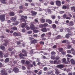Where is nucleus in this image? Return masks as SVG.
I'll use <instances>...</instances> for the list:
<instances>
[{"mask_svg": "<svg viewBox=\"0 0 75 75\" xmlns=\"http://www.w3.org/2000/svg\"><path fill=\"white\" fill-rule=\"evenodd\" d=\"M67 57H72V55H70L69 54H67Z\"/></svg>", "mask_w": 75, "mask_h": 75, "instance_id": "nucleus-56", "label": "nucleus"}, {"mask_svg": "<svg viewBox=\"0 0 75 75\" xmlns=\"http://www.w3.org/2000/svg\"><path fill=\"white\" fill-rule=\"evenodd\" d=\"M15 14L13 12H11L9 13V16H14Z\"/></svg>", "mask_w": 75, "mask_h": 75, "instance_id": "nucleus-22", "label": "nucleus"}, {"mask_svg": "<svg viewBox=\"0 0 75 75\" xmlns=\"http://www.w3.org/2000/svg\"><path fill=\"white\" fill-rule=\"evenodd\" d=\"M52 27L53 28H55L57 27V26L55 24H53L52 25Z\"/></svg>", "mask_w": 75, "mask_h": 75, "instance_id": "nucleus-27", "label": "nucleus"}, {"mask_svg": "<svg viewBox=\"0 0 75 75\" xmlns=\"http://www.w3.org/2000/svg\"><path fill=\"white\" fill-rule=\"evenodd\" d=\"M8 53H6V54H5L4 56V58H7V57H8Z\"/></svg>", "mask_w": 75, "mask_h": 75, "instance_id": "nucleus-31", "label": "nucleus"}, {"mask_svg": "<svg viewBox=\"0 0 75 75\" xmlns=\"http://www.w3.org/2000/svg\"><path fill=\"white\" fill-rule=\"evenodd\" d=\"M57 67L59 69H62L64 67V65L63 64H59L57 66Z\"/></svg>", "mask_w": 75, "mask_h": 75, "instance_id": "nucleus-6", "label": "nucleus"}, {"mask_svg": "<svg viewBox=\"0 0 75 75\" xmlns=\"http://www.w3.org/2000/svg\"><path fill=\"white\" fill-rule=\"evenodd\" d=\"M39 43L40 44H42V45H44V42L42 41L40 42Z\"/></svg>", "mask_w": 75, "mask_h": 75, "instance_id": "nucleus-45", "label": "nucleus"}, {"mask_svg": "<svg viewBox=\"0 0 75 75\" xmlns=\"http://www.w3.org/2000/svg\"><path fill=\"white\" fill-rule=\"evenodd\" d=\"M31 44H36L37 43L38 40L35 39H33L32 40H31Z\"/></svg>", "mask_w": 75, "mask_h": 75, "instance_id": "nucleus-9", "label": "nucleus"}, {"mask_svg": "<svg viewBox=\"0 0 75 75\" xmlns=\"http://www.w3.org/2000/svg\"><path fill=\"white\" fill-rule=\"evenodd\" d=\"M71 45H68L67 46V49H70V48H71Z\"/></svg>", "mask_w": 75, "mask_h": 75, "instance_id": "nucleus-33", "label": "nucleus"}, {"mask_svg": "<svg viewBox=\"0 0 75 75\" xmlns=\"http://www.w3.org/2000/svg\"><path fill=\"white\" fill-rule=\"evenodd\" d=\"M74 22H73V21H71L69 23V26H73V25H74Z\"/></svg>", "mask_w": 75, "mask_h": 75, "instance_id": "nucleus-18", "label": "nucleus"}, {"mask_svg": "<svg viewBox=\"0 0 75 75\" xmlns=\"http://www.w3.org/2000/svg\"><path fill=\"white\" fill-rule=\"evenodd\" d=\"M63 18H66V17H67V15L64 14L63 16Z\"/></svg>", "mask_w": 75, "mask_h": 75, "instance_id": "nucleus-55", "label": "nucleus"}, {"mask_svg": "<svg viewBox=\"0 0 75 75\" xmlns=\"http://www.w3.org/2000/svg\"><path fill=\"white\" fill-rule=\"evenodd\" d=\"M41 30L42 32H47V28H42L41 29Z\"/></svg>", "mask_w": 75, "mask_h": 75, "instance_id": "nucleus-16", "label": "nucleus"}, {"mask_svg": "<svg viewBox=\"0 0 75 75\" xmlns=\"http://www.w3.org/2000/svg\"><path fill=\"white\" fill-rule=\"evenodd\" d=\"M72 43L74 44H75V40H73Z\"/></svg>", "mask_w": 75, "mask_h": 75, "instance_id": "nucleus-63", "label": "nucleus"}, {"mask_svg": "<svg viewBox=\"0 0 75 75\" xmlns=\"http://www.w3.org/2000/svg\"><path fill=\"white\" fill-rule=\"evenodd\" d=\"M59 71L58 69H55V73L56 74V75H58L59 74Z\"/></svg>", "mask_w": 75, "mask_h": 75, "instance_id": "nucleus-21", "label": "nucleus"}, {"mask_svg": "<svg viewBox=\"0 0 75 75\" xmlns=\"http://www.w3.org/2000/svg\"><path fill=\"white\" fill-rule=\"evenodd\" d=\"M3 57V52L2 51H0V58H2Z\"/></svg>", "mask_w": 75, "mask_h": 75, "instance_id": "nucleus-24", "label": "nucleus"}, {"mask_svg": "<svg viewBox=\"0 0 75 75\" xmlns=\"http://www.w3.org/2000/svg\"><path fill=\"white\" fill-rule=\"evenodd\" d=\"M41 21L42 23H45V19H42L41 20Z\"/></svg>", "mask_w": 75, "mask_h": 75, "instance_id": "nucleus-42", "label": "nucleus"}, {"mask_svg": "<svg viewBox=\"0 0 75 75\" xmlns=\"http://www.w3.org/2000/svg\"><path fill=\"white\" fill-rule=\"evenodd\" d=\"M31 13H32V15L33 16H36L37 15V12H36L35 11H31Z\"/></svg>", "mask_w": 75, "mask_h": 75, "instance_id": "nucleus-7", "label": "nucleus"}, {"mask_svg": "<svg viewBox=\"0 0 75 75\" xmlns=\"http://www.w3.org/2000/svg\"><path fill=\"white\" fill-rule=\"evenodd\" d=\"M27 25V23H22L21 24V27L22 28H24L25 27V26Z\"/></svg>", "mask_w": 75, "mask_h": 75, "instance_id": "nucleus-14", "label": "nucleus"}, {"mask_svg": "<svg viewBox=\"0 0 75 75\" xmlns=\"http://www.w3.org/2000/svg\"><path fill=\"white\" fill-rule=\"evenodd\" d=\"M33 67V65L32 64H30L29 65V67Z\"/></svg>", "mask_w": 75, "mask_h": 75, "instance_id": "nucleus-53", "label": "nucleus"}, {"mask_svg": "<svg viewBox=\"0 0 75 75\" xmlns=\"http://www.w3.org/2000/svg\"><path fill=\"white\" fill-rule=\"evenodd\" d=\"M33 72H34L35 73H37V72H38V71L37 70H35L33 71Z\"/></svg>", "mask_w": 75, "mask_h": 75, "instance_id": "nucleus-59", "label": "nucleus"}, {"mask_svg": "<svg viewBox=\"0 0 75 75\" xmlns=\"http://www.w3.org/2000/svg\"><path fill=\"white\" fill-rule=\"evenodd\" d=\"M48 25L47 23H44V24L42 25V26H40V28H42V27H46L47 26H48Z\"/></svg>", "mask_w": 75, "mask_h": 75, "instance_id": "nucleus-20", "label": "nucleus"}, {"mask_svg": "<svg viewBox=\"0 0 75 75\" xmlns=\"http://www.w3.org/2000/svg\"><path fill=\"white\" fill-rule=\"evenodd\" d=\"M61 38V35H58L57 37H56V40H58V39H59Z\"/></svg>", "mask_w": 75, "mask_h": 75, "instance_id": "nucleus-30", "label": "nucleus"}, {"mask_svg": "<svg viewBox=\"0 0 75 75\" xmlns=\"http://www.w3.org/2000/svg\"><path fill=\"white\" fill-rule=\"evenodd\" d=\"M60 63H61V61H60V60H58V62H57V61L54 60L53 62V64H57H57H60Z\"/></svg>", "mask_w": 75, "mask_h": 75, "instance_id": "nucleus-12", "label": "nucleus"}, {"mask_svg": "<svg viewBox=\"0 0 75 75\" xmlns=\"http://www.w3.org/2000/svg\"><path fill=\"white\" fill-rule=\"evenodd\" d=\"M35 21L36 23H38V20H37V19H35Z\"/></svg>", "mask_w": 75, "mask_h": 75, "instance_id": "nucleus-62", "label": "nucleus"}, {"mask_svg": "<svg viewBox=\"0 0 75 75\" xmlns=\"http://www.w3.org/2000/svg\"><path fill=\"white\" fill-rule=\"evenodd\" d=\"M10 61V59L8 58H7L5 60V63H7V62H8Z\"/></svg>", "mask_w": 75, "mask_h": 75, "instance_id": "nucleus-19", "label": "nucleus"}, {"mask_svg": "<svg viewBox=\"0 0 75 75\" xmlns=\"http://www.w3.org/2000/svg\"><path fill=\"white\" fill-rule=\"evenodd\" d=\"M71 64H73V65H74L75 64V62L74 60L71 59Z\"/></svg>", "mask_w": 75, "mask_h": 75, "instance_id": "nucleus-23", "label": "nucleus"}, {"mask_svg": "<svg viewBox=\"0 0 75 75\" xmlns=\"http://www.w3.org/2000/svg\"><path fill=\"white\" fill-rule=\"evenodd\" d=\"M45 33H43V34H42L41 35V38H42V37H44V36H45Z\"/></svg>", "mask_w": 75, "mask_h": 75, "instance_id": "nucleus-52", "label": "nucleus"}, {"mask_svg": "<svg viewBox=\"0 0 75 75\" xmlns=\"http://www.w3.org/2000/svg\"><path fill=\"white\" fill-rule=\"evenodd\" d=\"M69 37V35L68 34H66L65 35V38H68Z\"/></svg>", "mask_w": 75, "mask_h": 75, "instance_id": "nucleus-41", "label": "nucleus"}, {"mask_svg": "<svg viewBox=\"0 0 75 75\" xmlns=\"http://www.w3.org/2000/svg\"><path fill=\"white\" fill-rule=\"evenodd\" d=\"M13 71L15 73H18V72H19V69L16 67H14L13 69Z\"/></svg>", "mask_w": 75, "mask_h": 75, "instance_id": "nucleus-4", "label": "nucleus"}, {"mask_svg": "<svg viewBox=\"0 0 75 75\" xmlns=\"http://www.w3.org/2000/svg\"><path fill=\"white\" fill-rule=\"evenodd\" d=\"M51 32H50L48 33V35H49V36H51Z\"/></svg>", "mask_w": 75, "mask_h": 75, "instance_id": "nucleus-50", "label": "nucleus"}, {"mask_svg": "<svg viewBox=\"0 0 75 75\" xmlns=\"http://www.w3.org/2000/svg\"><path fill=\"white\" fill-rule=\"evenodd\" d=\"M22 52L23 54H24V55H26V57L27 56V51L25 50H22Z\"/></svg>", "mask_w": 75, "mask_h": 75, "instance_id": "nucleus-13", "label": "nucleus"}, {"mask_svg": "<svg viewBox=\"0 0 75 75\" xmlns=\"http://www.w3.org/2000/svg\"><path fill=\"white\" fill-rule=\"evenodd\" d=\"M13 35L14 36H16V37L21 36V34L19 32H15L13 33Z\"/></svg>", "mask_w": 75, "mask_h": 75, "instance_id": "nucleus-3", "label": "nucleus"}, {"mask_svg": "<svg viewBox=\"0 0 75 75\" xmlns=\"http://www.w3.org/2000/svg\"><path fill=\"white\" fill-rule=\"evenodd\" d=\"M30 63V62L28 61H26L25 62V64L26 65H28Z\"/></svg>", "mask_w": 75, "mask_h": 75, "instance_id": "nucleus-35", "label": "nucleus"}, {"mask_svg": "<svg viewBox=\"0 0 75 75\" xmlns=\"http://www.w3.org/2000/svg\"><path fill=\"white\" fill-rule=\"evenodd\" d=\"M19 56L20 57V58L21 59H25V57H26V55H24V54L22 53H21L19 54Z\"/></svg>", "mask_w": 75, "mask_h": 75, "instance_id": "nucleus-2", "label": "nucleus"}, {"mask_svg": "<svg viewBox=\"0 0 75 75\" xmlns=\"http://www.w3.org/2000/svg\"><path fill=\"white\" fill-rule=\"evenodd\" d=\"M0 48L4 51H5L6 50L5 49V47L3 45H1L0 46Z\"/></svg>", "mask_w": 75, "mask_h": 75, "instance_id": "nucleus-15", "label": "nucleus"}, {"mask_svg": "<svg viewBox=\"0 0 75 75\" xmlns=\"http://www.w3.org/2000/svg\"><path fill=\"white\" fill-rule=\"evenodd\" d=\"M24 17V16H21V21H22V22H25V19L23 18Z\"/></svg>", "mask_w": 75, "mask_h": 75, "instance_id": "nucleus-17", "label": "nucleus"}, {"mask_svg": "<svg viewBox=\"0 0 75 75\" xmlns=\"http://www.w3.org/2000/svg\"><path fill=\"white\" fill-rule=\"evenodd\" d=\"M11 23V21L10 20H8L7 21V23L8 24H10V23Z\"/></svg>", "mask_w": 75, "mask_h": 75, "instance_id": "nucleus-51", "label": "nucleus"}, {"mask_svg": "<svg viewBox=\"0 0 75 75\" xmlns=\"http://www.w3.org/2000/svg\"><path fill=\"white\" fill-rule=\"evenodd\" d=\"M33 32L35 33H38V32H39V31L38 30H35L33 31Z\"/></svg>", "mask_w": 75, "mask_h": 75, "instance_id": "nucleus-38", "label": "nucleus"}, {"mask_svg": "<svg viewBox=\"0 0 75 75\" xmlns=\"http://www.w3.org/2000/svg\"><path fill=\"white\" fill-rule=\"evenodd\" d=\"M51 55H55L56 54V53L54 51H52L51 52Z\"/></svg>", "mask_w": 75, "mask_h": 75, "instance_id": "nucleus-37", "label": "nucleus"}, {"mask_svg": "<svg viewBox=\"0 0 75 75\" xmlns=\"http://www.w3.org/2000/svg\"><path fill=\"white\" fill-rule=\"evenodd\" d=\"M13 48H9L8 49V51L10 52L11 51H13Z\"/></svg>", "mask_w": 75, "mask_h": 75, "instance_id": "nucleus-40", "label": "nucleus"}, {"mask_svg": "<svg viewBox=\"0 0 75 75\" xmlns=\"http://www.w3.org/2000/svg\"><path fill=\"white\" fill-rule=\"evenodd\" d=\"M11 20L12 21H15V20H16V18L14 17H12L11 18Z\"/></svg>", "mask_w": 75, "mask_h": 75, "instance_id": "nucleus-25", "label": "nucleus"}, {"mask_svg": "<svg viewBox=\"0 0 75 75\" xmlns=\"http://www.w3.org/2000/svg\"><path fill=\"white\" fill-rule=\"evenodd\" d=\"M12 29H13V30L14 31H16V30H17V28L16 27H13Z\"/></svg>", "mask_w": 75, "mask_h": 75, "instance_id": "nucleus-29", "label": "nucleus"}, {"mask_svg": "<svg viewBox=\"0 0 75 75\" xmlns=\"http://www.w3.org/2000/svg\"><path fill=\"white\" fill-rule=\"evenodd\" d=\"M71 51H72V54H75V50H74V49L72 48L71 49Z\"/></svg>", "mask_w": 75, "mask_h": 75, "instance_id": "nucleus-26", "label": "nucleus"}, {"mask_svg": "<svg viewBox=\"0 0 75 75\" xmlns=\"http://www.w3.org/2000/svg\"><path fill=\"white\" fill-rule=\"evenodd\" d=\"M68 34H69V36L70 35V36H71L72 34H73V33L71 31V32H70L68 33Z\"/></svg>", "mask_w": 75, "mask_h": 75, "instance_id": "nucleus-32", "label": "nucleus"}, {"mask_svg": "<svg viewBox=\"0 0 75 75\" xmlns=\"http://www.w3.org/2000/svg\"><path fill=\"white\" fill-rule=\"evenodd\" d=\"M56 4L58 6H61V1H56Z\"/></svg>", "mask_w": 75, "mask_h": 75, "instance_id": "nucleus-8", "label": "nucleus"}, {"mask_svg": "<svg viewBox=\"0 0 75 75\" xmlns=\"http://www.w3.org/2000/svg\"><path fill=\"white\" fill-rule=\"evenodd\" d=\"M41 40H45V39H46V38H44L43 37H42V38H41Z\"/></svg>", "mask_w": 75, "mask_h": 75, "instance_id": "nucleus-61", "label": "nucleus"}, {"mask_svg": "<svg viewBox=\"0 0 75 75\" xmlns=\"http://www.w3.org/2000/svg\"><path fill=\"white\" fill-rule=\"evenodd\" d=\"M48 69V68L47 67H44L43 68V70L45 71H46Z\"/></svg>", "mask_w": 75, "mask_h": 75, "instance_id": "nucleus-48", "label": "nucleus"}, {"mask_svg": "<svg viewBox=\"0 0 75 75\" xmlns=\"http://www.w3.org/2000/svg\"><path fill=\"white\" fill-rule=\"evenodd\" d=\"M66 53V52H62V54H63V55H65V54Z\"/></svg>", "mask_w": 75, "mask_h": 75, "instance_id": "nucleus-54", "label": "nucleus"}, {"mask_svg": "<svg viewBox=\"0 0 75 75\" xmlns=\"http://www.w3.org/2000/svg\"><path fill=\"white\" fill-rule=\"evenodd\" d=\"M46 22L48 23L49 24H51L52 23V21L50 19H46Z\"/></svg>", "mask_w": 75, "mask_h": 75, "instance_id": "nucleus-11", "label": "nucleus"}, {"mask_svg": "<svg viewBox=\"0 0 75 75\" xmlns=\"http://www.w3.org/2000/svg\"><path fill=\"white\" fill-rule=\"evenodd\" d=\"M25 6H26V7H27V6H28V3H25Z\"/></svg>", "mask_w": 75, "mask_h": 75, "instance_id": "nucleus-58", "label": "nucleus"}, {"mask_svg": "<svg viewBox=\"0 0 75 75\" xmlns=\"http://www.w3.org/2000/svg\"><path fill=\"white\" fill-rule=\"evenodd\" d=\"M47 12H49V13H50V14H51V13H52V11L50 9H48L47 10Z\"/></svg>", "mask_w": 75, "mask_h": 75, "instance_id": "nucleus-28", "label": "nucleus"}, {"mask_svg": "<svg viewBox=\"0 0 75 75\" xmlns=\"http://www.w3.org/2000/svg\"><path fill=\"white\" fill-rule=\"evenodd\" d=\"M67 6L64 5L62 7V9H67Z\"/></svg>", "mask_w": 75, "mask_h": 75, "instance_id": "nucleus-39", "label": "nucleus"}, {"mask_svg": "<svg viewBox=\"0 0 75 75\" xmlns=\"http://www.w3.org/2000/svg\"><path fill=\"white\" fill-rule=\"evenodd\" d=\"M33 36L34 37L37 38V37H38V35L37 34H36V35L34 34L33 35Z\"/></svg>", "mask_w": 75, "mask_h": 75, "instance_id": "nucleus-64", "label": "nucleus"}, {"mask_svg": "<svg viewBox=\"0 0 75 75\" xmlns=\"http://www.w3.org/2000/svg\"><path fill=\"white\" fill-rule=\"evenodd\" d=\"M51 18H52L53 19H55V16L52 15L51 16Z\"/></svg>", "mask_w": 75, "mask_h": 75, "instance_id": "nucleus-36", "label": "nucleus"}, {"mask_svg": "<svg viewBox=\"0 0 75 75\" xmlns=\"http://www.w3.org/2000/svg\"><path fill=\"white\" fill-rule=\"evenodd\" d=\"M19 8L20 10H25V9H26V7L22 5L19 6Z\"/></svg>", "mask_w": 75, "mask_h": 75, "instance_id": "nucleus-10", "label": "nucleus"}, {"mask_svg": "<svg viewBox=\"0 0 75 75\" xmlns=\"http://www.w3.org/2000/svg\"><path fill=\"white\" fill-rule=\"evenodd\" d=\"M33 65H34V66H36L35 65L36 64L35 63V61H33Z\"/></svg>", "mask_w": 75, "mask_h": 75, "instance_id": "nucleus-57", "label": "nucleus"}, {"mask_svg": "<svg viewBox=\"0 0 75 75\" xmlns=\"http://www.w3.org/2000/svg\"><path fill=\"white\" fill-rule=\"evenodd\" d=\"M59 28H57L56 29V31H57V32H58V33H59V32H60V31L59 30Z\"/></svg>", "mask_w": 75, "mask_h": 75, "instance_id": "nucleus-46", "label": "nucleus"}, {"mask_svg": "<svg viewBox=\"0 0 75 75\" xmlns=\"http://www.w3.org/2000/svg\"><path fill=\"white\" fill-rule=\"evenodd\" d=\"M50 4L51 5H54V2L52 1L50 2Z\"/></svg>", "mask_w": 75, "mask_h": 75, "instance_id": "nucleus-49", "label": "nucleus"}, {"mask_svg": "<svg viewBox=\"0 0 75 75\" xmlns=\"http://www.w3.org/2000/svg\"><path fill=\"white\" fill-rule=\"evenodd\" d=\"M0 20L2 21H5V15H0Z\"/></svg>", "mask_w": 75, "mask_h": 75, "instance_id": "nucleus-1", "label": "nucleus"}, {"mask_svg": "<svg viewBox=\"0 0 75 75\" xmlns=\"http://www.w3.org/2000/svg\"><path fill=\"white\" fill-rule=\"evenodd\" d=\"M57 45H54L53 47V48L54 49V48H57Z\"/></svg>", "mask_w": 75, "mask_h": 75, "instance_id": "nucleus-60", "label": "nucleus"}, {"mask_svg": "<svg viewBox=\"0 0 75 75\" xmlns=\"http://www.w3.org/2000/svg\"><path fill=\"white\" fill-rule=\"evenodd\" d=\"M31 25L30 26V29L31 30H34L35 29V26L33 24V23L32 22L31 23Z\"/></svg>", "mask_w": 75, "mask_h": 75, "instance_id": "nucleus-5", "label": "nucleus"}, {"mask_svg": "<svg viewBox=\"0 0 75 75\" xmlns=\"http://www.w3.org/2000/svg\"><path fill=\"white\" fill-rule=\"evenodd\" d=\"M59 52H62V50H63V48H60L59 49Z\"/></svg>", "mask_w": 75, "mask_h": 75, "instance_id": "nucleus-44", "label": "nucleus"}, {"mask_svg": "<svg viewBox=\"0 0 75 75\" xmlns=\"http://www.w3.org/2000/svg\"><path fill=\"white\" fill-rule=\"evenodd\" d=\"M7 75V72L6 71H4L2 74V75Z\"/></svg>", "mask_w": 75, "mask_h": 75, "instance_id": "nucleus-34", "label": "nucleus"}, {"mask_svg": "<svg viewBox=\"0 0 75 75\" xmlns=\"http://www.w3.org/2000/svg\"><path fill=\"white\" fill-rule=\"evenodd\" d=\"M62 43H64L67 42V40H63L62 42Z\"/></svg>", "mask_w": 75, "mask_h": 75, "instance_id": "nucleus-43", "label": "nucleus"}, {"mask_svg": "<svg viewBox=\"0 0 75 75\" xmlns=\"http://www.w3.org/2000/svg\"><path fill=\"white\" fill-rule=\"evenodd\" d=\"M67 52L68 54H71V50H68L67 51Z\"/></svg>", "mask_w": 75, "mask_h": 75, "instance_id": "nucleus-47", "label": "nucleus"}]
</instances>
